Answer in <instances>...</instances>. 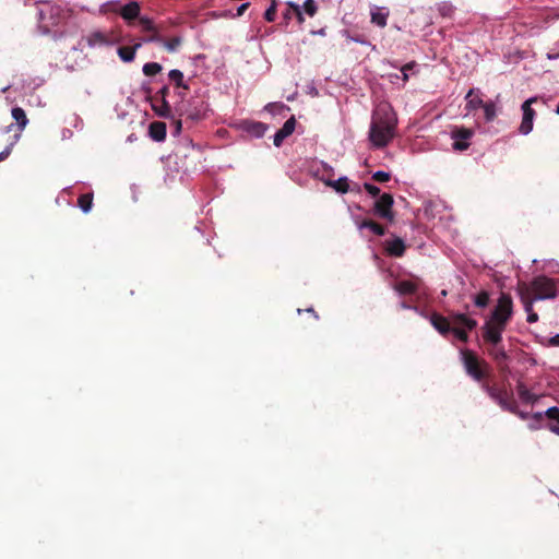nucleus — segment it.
<instances>
[{"label": "nucleus", "mask_w": 559, "mask_h": 559, "mask_svg": "<svg viewBox=\"0 0 559 559\" xmlns=\"http://www.w3.org/2000/svg\"><path fill=\"white\" fill-rule=\"evenodd\" d=\"M292 14H294L293 9L288 7L287 11L283 13V16L285 20H289L292 19Z\"/></svg>", "instance_id": "obj_57"}, {"label": "nucleus", "mask_w": 559, "mask_h": 559, "mask_svg": "<svg viewBox=\"0 0 559 559\" xmlns=\"http://www.w3.org/2000/svg\"><path fill=\"white\" fill-rule=\"evenodd\" d=\"M390 178H391V175L383 170H378V171L373 173V175H372V179L377 182H386L390 180Z\"/></svg>", "instance_id": "obj_43"}, {"label": "nucleus", "mask_w": 559, "mask_h": 559, "mask_svg": "<svg viewBox=\"0 0 559 559\" xmlns=\"http://www.w3.org/2000/svg\"><path fill=\"white\" fill-rule=\"evenodd\" d=\"M151 33L152 35L145 39L146 41H157L163 44L164 39L158 35L156 29Z\"/></svg>", "instance_id": "obj_52"}, {"label": "nucleus", "mask_w": 559, "mask_h": 559, "mask_svg": "<svg viewBox=\"0 0 559 559\" xmlns=\"http://www.w3.org/2000/svg\"><path fill=\"white\" fill-rule=\"evenodd\" d=\"M430 322L432 326L443 336L452 333L454 328L452 326L449 318L436 312L431 314Z\"/></svg>", "instance_id": "obj_10"}, {"label": "nucleus", "mask_w": 559, "mask_h": 559, "mask_svg": "<svg viewBox=\"0 0 559 559\" xmlns=\"http://www.w3.org/2000/svg\"><path fill=\"white\" fill-rule=\"evenodd\" d=\"M548 428L550 431H552L554 433L559 436V426L558 425L549 424Z\"/></svg>", "instance_id": "obj_58"}, {"label": "nucleus", "mask_w": 559, "mask_h": 559, "mask_svg": "<svg viewBox=\"0 0 559 559\" xmlns=\"http://www.w3.org/2000/svg\"><path fill=\"white\" fill-rule=\"evenodd\" d=\"M466 105L465 110L468 112H472L474 110H477L478 108H481L484 105L483 98L479 96L478 91L471 88L466 96H465Z\"/></svg>", "instance_id": "obj_17"}, {"label": "nucleus", "mask_w": 559, "mask_h": 559, "mask_svg": "<svg viewBox=\"0 0 559 559\" xmlns=\"http://www.w3.org/2000/svg\"><path fill=\"white\" fill-rule=\"evenodd\" d=\"M152 109L162 118H173L171 108L167 99H157V96H150Z\"/></svg>", "instance_id": "obj_11"}, {"label": "nucleus", "mask_w": 559, "mask_h": 559, "mask_svg": "<svg viewBox=\"0 0 559 559\" xmlns=\"http://www.w3.org/2000/svg\"><path fill=\"white\" fill-rule=\"evenodd\" d=\"M162 69V66L157 62H147L143 66L142 70L146 76H153L159 73Z\"/></svg>", "instance_id": "obj_34"}, {"label": "nucleus", "mask_w": 559, "mask_h": 559, "mask_svg": "<svg viewBox=\"0 0 559 559\" xmlns=\"http://www.w3.org/2000/svg\"><path fill=\"white\" fill-rule=\"evenodd\" d=\"M401 308L402 309H411L412 307L406 301H403V302H401Z\"/></svg>", "instance_id": "obj_60"}, {"label": "nucleus", "mask_w": 559, "mask_h": 559, "mask_svg": "<svg viewBox=\"0 0 559 559\" xmlns=\"http://www.w3.org/2000/svg\"><path fill=\"white\" fill-rule=\"evenodd\" d=\"M286 134H283L280 130L274 135V145L280 147L283 143V141L286 139Z\"/></svg>", "instance_id": "obj_47"}, {"label": "nucleus", "mask_w": 559, "mask_h": 559, "mask_svg": "<svg viewBox=\"0 0 559 559\" xmlns=\"http://www.w3.org/2000/svg\"><path fill=\"white\" fill-rule=\"evenodd\" d=\"M490 295L487 290H481L474 296V304L478 308H486L489 305Z\"/></svg>", "instance_id": "obj_30"}, {"label": "nucleus", "mask_w": 559, "mask_h": 559, "mask_svg": "<svg viewBox=\"0 0 559 559\" xmlns=\"http://www.w3.org/2000/svg\"><path fill=\"white\" fill-rule=\"evenodd\" d=\"M481 108L484 109V115L487 122H490L496 118V105L493 102L484 103Z\"/></svg>", "instance_id": "obj_33"}, {"label": "nucleus", "mask_w": 559, "mask_h": 559, "mask_svg": "<svg viewBox=\"0 0 559 559\" xmlns=\"http://www.w3.org/2000/svg\"><path fill=\"white\" fill-rule=\"evenodd\" d=\"M182 43V39L181 37L179 36H175L170 39H167V40H163V45L164 47L167 49V51L169 52H174L178 49V47L181 45Z\"/></svg>", "instance_id": "obj_36"}, {"label": "nucleus", "mask_w": 559, "mask_h": 559, "mask_svg": "<svg viewBox=\"0 0 559 559\" xmlns=\"http://www.w3.org/2000/svg\"><path fill=\"white\" fill-rule=\"evenodd\" d=\"M461 356L466 373L477 382H483L486 378L483 366L487 367V362L484 360L480 361L477 355L471 349L461 350Z\"/></svg>", "instance_id": "obj_4"}, {"label": "nucleus", "mask_w": 559, "mask_h": 559, "mask_svg": "<svg viewBox=\"0 0 559 559\" xmlns=\"http://www.w3.org/2000/svg\"><path fill=\"white\" fill-rule=\"evenodd\" d=\"M150 136L157 142L164 141L166 138V123L154 121L148 127Z\"/></svg>", "instance_id": "obj_20"}, {"label": "nucleus", "mask_w": 559, "mask_h": 559, "mask_svg": "<svg viewBox=\"0 0 559 559\" xmlns=\"http://www.w3.org/2000/svg\"><path fill=\"white\" fill-rule=\"evenodd\" d=\"M481 389L503 409L507 412L515 411V399L511 391L506 388H499L488 382L481 383Z\"/></svg>", "instance_id": "obj_3"}, {"label": "nucleus", "mask_w": 559, "mask_h": 559, "mask_svg": "<svg viewBox=\"0 0 559 559\" xmlns=\"http://www.w3.org/2000/svg\"><path fill=\"white\" fill-rule=\"evenodd\" d=\"M397 118L393 110L386 106H380L372 114L369 140L376 147L386 146L395 136Z\"/></svg>", "instance_id": "obj_1"}, {"label": "nucleus", "mask_w": 559, "mask_h": 559, "mask_svg": "<svg viewBox=\"0 0 559 559\" xmlns=\"http://www.w3.org/2000/svg\"><path fill=\"white\" fill-rule=\"evenodd\" d=\"M441 295H442V296H447V292H445V290H442V292H441Z\"/></svg>", "instance_id": "obj_64"}, {"label": "nucleus", "mask_w": 559, "mask_h": 559, "mask_svg": "<svg viewBox=\"0 0 559 559\" xmlns=\"http://www.w3.org/2000/svg\"><path fill=\"white\" fill-rule=\"evenodd\" d=\"M275 16H276V3L273 0L272 4L266 9V11L264 13V19L267 22H273L275 20Z\"/></svg>", "instance_id": "obj_42"}, {"label": "nucleus", "mask_w": 559, "mask_h": 559, "mask_svg": "<svg viewBox=\"0 0 559 559\" xmlns=\"http://www.w3.org/2000/svg\"><path fill=\"white\" fill-rule=\"evenodd\" d=\"M414 66H415V63H414V62H412V63H407V64H405V66H403V67H402L401 72H402V74H403V80H404V81H407V80H408V71H409L411 69H413V67H414Z\"/></svg>", "instance_id": "obj_50"}, {"label": "nucleus", "mask_w": 559, "mask_h": 559, "mask_svg": "<svg viewBox=\"0 0 559 559\" xmlns=\"http://www.w3.org/2000/svg\"><path fill=\"white\" fill-rule=\"evenodd\" d=\"M322 170H323V174L321 177H323L324 179H332V177L334 176L333 168L325 163H322Z\"/></svg>", "instance_id": "obj_46"}, {"label": "nucleus", "mask_w": 559, "mask_h": 559, "mask_svg": "<svg viewBox=\"0 0 559 559\" xmlns=\"http://www.w3.org/2000/svg\"><path fill=\"white\" fill-rule=\"evenodd\" d=\"M295 127H296V119L294 116H292L289 119H287L285 121V123L283 124V127L280 129V131L283 133V134H286V136H289L294 130H295Z\"/></svg>", "instance_id": "obj_37"}, {"label": "nucleus", "mask_w": 559, "mask_h": 559, "mask_svg": "<svg viewBox=\"0 0 559 559\" xmlns=\"http://www.w3.org/2000/svg\"><path fill=\"white\" fill-rule=\"evenodd\" d=\"M307 311L313 313L316 319L319 318L312 308L307 309Z\"/></svg>", "instance_id": "obj_62"}, {"label": "nucleus", "mask_w": 559, "mask_h": 559, "mask_svg": "<svg viewBox=\"0 0 559 559\" xmlns=\"http://www.w3.org/2000/svg\"><path fill=\"white\" fill-rule=\"evenodd\" d=\"M394 200L392 194L383 193L379 197V199L374 202L372 213L383 219L389 222H394L395 214L393 212Z\"/></svg>", "instance_id": "obj_6"}, {"label": "nucleus", "mask_w": 559, "mask_h": 559, "mask_svg": "<svg viewBox=\"0 0 559 559\" xmlns=\"http://www.w3.org/2000/svg\"><path fill=\"white\" fill-rule=\"evenodd\" d=\"M356 224L359 229L369 228L377 236H384L386 233V229L382 225L372 219L357 221Z\"/></svg>", "instance_id": "obj_24"}, {"label": "nucleus", "mask_w": 559, "mask_h": 559, "mask_svg": "<svg viewBox=\"0 0 559 559\" xmlns=\"http://www.w3.org/2000/svg\"><path fill=\"white\" fill-rule=\"evenodd\" d=\"M513 313V301L509 294L501 293L497 306L495 307L490 319L501 324H508Z\"/></svg>", "instance_id": "obj_5"}, {"label": "nucleus", "mask_w": 559, "mask_h": 559, "mask_svg": "<svg viewBox=\"0 0 559 559\" xmlns=\"http://www.w3.org/2000/svg\"><path fill=\"white\" fill-rule=\"evenodd\" d=\"M388 15H389L388 12H382L380 10L372 11L371 12V22L373 24L378 25L379 27H384L386 25Z\"/></svg>", "instance_id": "obj_32"}, {"label": "nucleus", "mask_w": 559, "mask_h": 559, "mask_svg": "<svg viewBox=\"0 0 559 559\" xmlns=\"http://www.w3.org/2000/svg\"><path fill=\"white\" fill-rule=\"evenodd\" d=\"M488 353L493 358V360L497 362L501 372H504L508 370L507 360L509 359V356L502 346H500V345H498L497 347L492 346L488 350Z\"/></svg>", "instance_id": "obj_13"}, {"label": "nucleus", "mask_w": 559, "mask_h": 559, "mask_svg": "<svg viewBox=\"0 0 559 559\" xmlns=\"http://www.w3.org/2000/svg\"><path fill=\"white\" fill-rule=\"evenodd\" d=\"M452 334H454V336L463 343H466L468 341V334L465 329L454 326L452 330Z\"/></svg>", "instance_id": "obj_41"}, {"label": "nucleus", "mask_w": 559, "mask_h": 559, "mask_svg": "<svg viewBox=\"0 0 559 559\" xmlns=\"http://www.w3.org/2000/svg\"><path fill=\"white\" fill-rule=\"evenodd\" d=\"M512 414L519 416L520 418L522 419H526L528 417V414L527 413H524V412H521L519 409V406H518V403L515 402V411L514 412H511Z\"/></svg>", "instance_id": "obj_53"}, {"label": "nucleus", "mask_w": 559, "mask_h": 559, "mask_svg": "<svg viewBox=\"0 0 559 559\" xmlns=\"http://www.w3.org/2000/svg\"><path fill=\"white\" fill-rule=\"evenodd\" d=\"M518 394L520 399L525 403H535L538 400V396L533 394L524 383L519 382L518 383Z\"/></svg>", "instance_id": "obj_26"}, {"label": "nucleus", "mask_w": 559, "mask_h": 559, "mask_svg": "<svg viewBox=\"0 0 559 559\" xmlns=\"http://www.w3.org/2000/svg\"><path fill=\"white\" fill-rule=\"evenodd\" d=\"M11 129H12V124H11V126H8L5 129H3V130H2V133H3V134H9V133H10V131H11Z\"/></svg>", "instance_id": "obj_61"}, {"label": "nucleus", "mask_w": 559, "mask_h": 559, "mask_svg": "<svg viewBox=\"0 0 559 559\" xmlns=\"http://www.w3.org/2000/svg\"><path fill=\"white\" fill-rule=\"evenodd\" d=\"M393 289L400 295H413L418 290V284L414 281H400L393 286Z\"/></svg>", "instance_id": "obj_19"}, {"label": "nucleus", "mask_w": 559, "mask_h": 559, "mask_svg": "<svg viewBox=\"0 0 559 559\" xmlns=\"http://www.w3.org/2000/svg\"><path fill=\"white\" fill-rule=\"evenodd\" d=\"M86 41L90 47H94L97 45L103 46V45L109 44L107 36L104 33L98 32V31L91 33L86 37Z\"/></svg>", "instance_id": "obj_25"}, {"label": "nucleus", "mask_w": 559, "mask_h": 559, "mask_svg": "<svg viewBox=\"0 0 559 559\" xmlns=\"http://www.w3.org/2000/svg\"><path fill=\"white\" fill-rule=\"evenodd\" d=\"M558 283L559 281L546 275H538L534 277L531 283H526V288L528 294L538 300L554 299L558 295Z\"/></svg>", "instance_id": "obj_2"}, {"label": "nucleus", "mask_w": 559, "mask_h": 559, "mask_svg": "<svg viewBox=\"0 0 559 559\" xmlns=\"http://www.w3.org/2000/svg\"><path fill=\"white\" fill-rule=\"evenodd\" d=\"M139 23L144 32H153L155 31V26L153 24V21L148 17H140Z\"/></svg>", "instance_id": "obj_40"}, {"label": "nucleus", "mask_w": 559, "mask_h": 559, "mask_svg": "<svg viewBox=\"0 0 559 559\" xmlns=\"http://www.w3.org/2000/svg\"><path fill=\"white\" fill-rule=\"evenodd\" d=\"M169 93V88L167 85L163 86L155 96H157V99H166L167 95Z\"/></svg>", "instance_id": "obj_51"}, {"label": "nucleus", "mask_w": 559, "mask_h": 559, "mask_svg": "<svg viewBox=\"0 0 559 559\" xmlns=\"http://www.w3.org/2000/svg\"><path fill=\"white\" fill-rule=\"evenodd\" d=\"M206 112V106L202 103V106L200 108H194L193 110L189 111L188 119L191 121H199L205 118Z\"/></svg>", "instance_id": "obj_35"}, {"label": "nucleus", "mask_w": 559, "mask_h": 559, "mask_svg": "<svg viewBox=\"0 0 559 559\" xmlns=\"http://www.w3.org/2000/svg\"><path fill=\"white\" fill-rule=\"evenodd\" d=\"M242 129L254 138H262L267 130V124L260 121H243Z\"/></svg>", "instance_id": "obj_15"}, {"label": "nucleus", "mask_w": 559, "mask_h": 559, "mask_svg": "<svg viewBox=\"0 0 559 559\" xmlns=\"http://www.w3.org/2000/svg\"><path fill=\"white\" fill-rule=\"evenodd\" d=\"M12 118L15 120L17 124V132L21 135V132L25 129L28 123V119L23 108L13 107L11 110Z\"/></svg>", "instance_id": "obj_22"}, {"label": "nucleus", "mask_w": 559, "mask_h": 559, "mask_svg": "<svg viewBox=\"0 0 559 559\" xmlns=\"http://www.w3.org/2000/svg\"><path fill=\"white\" fill-rule=\"evenodd\" d=\"M250 3L249 2H246V3H242L238 9H237V16H240L245 13V11L249 8Z\"/></svg>", "instance_id": "obj_55"}, {"label": "nucleus", "mask_w": 559, "mask_h": 559, "mask_svg": "<svg viewBox=\"0 0 559 559\" xmlns=\"http://www.w3.org/2000/svg\"><path fill=\"white\" fill-rule=\"evenodd\" d=\"M543 416H544V415H543V413H535V414L533 415V417H534L536 420H542V419H543Z\"/></svg>", "instance_id": "obj_59"}, {"label": "nucleus", "mask_w": 559, "mask_h": 559, "mask_svg": "<svg viewBox=\"0 0 559 559\" xmlns=\"http://www.w3.org/2000/svg\"><path fill=\"white\" fill-rule=\"evenodd\" d=\"M506 326V324L489 319L483 326L484 341L497 347L502 342V333Z\"/></svg>", "instance_id": "obj_7"}, {"label": "nucleus", "mask_w": 559, "mask_h": 559, "mask_svg": "<svg viewBox=\"0 0 559 559\" xmlns=\"http://www.w3.org/2000/svg\"><path fill=\"white\" fill-rule=\"evenodd\" d=\"M536 100V97H532L522 104L523 118L519 131L524 135L528 134L533 130V120L536 112L531 106Z\"/></svg>", "instance_id": "obj_9"}, {"label": "nucleus", "mask_w": 559, "mask_h": 559, "mask_svg": "<svg viewBox=\"0 0 559 559\" xmlns=\"http://www.w3.org/2000/svg\"><path fill=\"white\" fill-rule=\"evenodd\" d=\"M320 180H322L325 186L333 188L336 192L344 194L349 191V183L346 177H341L337 180L324 179L323 177H320Z\"/></svg>", "instance_id": "obj_21"}, {"label": "nucleus", "mask_w": 559, "mask_h": 559, "mask_svg": "<svg viewBox=\"0 0 559 559\" xmlns=\"http://www.w3.org/2000/svg\"><path fill=\"white\" fill-rule=\"evenodd\" d=\"M526 320H527L528 323H535V322L538 321V314L535 311H533L532 313L527 314V319Z\"/></svg>", "instance_id": "obj_54"}, {"label": "nucleus", "mask_w": 559, "mask_h": 559, "mask_svg": "<svg viewBox=\"0 0 559 559\" xmlns=\"http://www.w3.org/2000/svg\"><path fill=\"white\" fill-rule=\"evenodd\" d=\"M286 134H283L280 130L274 135V145L280 147L283 143V141L286 139Z\"/></svg>", "instance_id": "obj_48"}, {"label": "nucleus", "mask_w": 559, "mask_h": 559, "mask_svg": "<svg viewBox=\"0 0 559 559\" xmlns=\"http://www.w3.org/2000/svg\"><path fill=\"white\" fill-rule=\"evenodd\" d=\"M19 139H20L19 133H14L13 135L9 134L8 143L4 147V150L2 152H0V162H3L4 159H7L9 157L13 146L19 141Z\"/></svg>", "instance_id": "obj_28"}, {"label": "nucleus", "mask_w": 559, "mask_h": 559, "mask_svg": "<svg viewBox=\"0 0 559 559\" xmlns=\"http://www.w3.org/2000/svg\"><path fill=\"white\" fill-rule=\"evenodd\" d=\"M385 250L389 255L395 257V258H401L405 253L406 246H405L403 239L396 237L393 240L386 241Z\"/></svg>", "instance_id": "obj_18"}, {"label": "nucleus", "mask_w": 559, "mask_h": 559, "mask_svg": "<svg viewBox=\"0 0 559 559\" xmlns=\"http://www.w3.org/2000/svg\"><path fill=\"white\" fill-rule=\"evenodd\" d=\"M438 12L442 17L452 19L455 12V8L450 2H441L438 4Z\"/></svg>", "instance_id": "obj_31"}, {"label": "nucleus", "mask_w": 559, "mask_h": 559, "mask_svg": "<svg viewBox=\"0 0 559 559\" xmlns=\"http://www.w3.org/2000/svg\"><path fill=\"white\" fill-rule=\"evenodd\" d=\"M140 47H141L140 43H138L133 46H121L118 48L117 52L123 62H131L134 60L135 52Z\"/></svg>", "instance_id": "obj_23"}, {"label": "nucleus", "mask_w": 559, "mask_h": 559, "mask_svg": "<svg viewBox=\"0 0 559 559\" xmlns=\"http://www.w3.org/2000/svg\"><path fill=\"white\" fill-rule=\"evenodd\" d=\"M171 126L174 127V134L178 135L181 132V129H182L181 120L173 118Z\"/></svg>", "instance_id": "obj_49"}, {"label": "nucleus", "mask_w": 559, "mask_h": 559, "mask_svg": "<svg viewBox=\"0 0 559 559\" xmlns=\"http://www.w3.org/2000/svg\"><path fill=\"white\" fill-rule=\"evenodd\" d=\"M319 35H325V29L324 28H321L319 32H318Z\"/></svg>", "instance_id": "obj_63"}, {"label": "nucleus", "mask_w": 559, "mask_h": 559, "mask_svg": "<svg viewBox=\"0 0 559 559\" xmlns=\"http://www.w3.org/2000/svg\"><path fill=\"white\" fill-rule=\"evenodd\" d=\"M545 416L551 420V421H555L556 424L555 425H558L559 426V408L558 407H549L546 412H545Z\"/></svg>", "instance_id": "obj_39"}, {"label": "nucleus", "mask_w": 559, "mask_h": 559, "mask_svg": "<svg viewBox=\"0 0 559 559\" xmlns=\"http://www.w3.org/2000/svg\"><path fill=\"white\" fill-rule=\"evenodd\" d=\"M474 135L472 129L465 127H454L451 131V138L454 140L452 147L455 151H465L469 147L468 140Z\"/></svg>", "instance_id": "obj_8"}, {"label": "nucleus", "mask_w": 559, "mask_h": 559, "mask_svg": "<svg viewBox=\"0 0 559 559\" xmlns=\"http://www.w3.org/2000/svg\"><path fill=\"white\" fill-rule=\"evenodd\" d=\"M168 78L177 87L189 90V86L183 82V73L180 70H170Z\"/></svg>", "instance_id": "obj_27"}, {"label": "nucleus", "mask_w": 559, "mask_h": 559, "mask_svg": "<svg viewBox=\"0 0 559 559\" xmlns=\"http://www.w3.org/2000/svg\"><path fill=\"white\" fill-rule=\"evenodd\" d=\"M518 293H519L520 299H521V301L523 304L525 312L527 314L532 313L534 311L533 304L537 299L534 296L528 294V290L526 288V283L525 282H520L518 284Z\"/></svg>", "instance_id": "obj_12"}, {"label": "nucleus", "mask_w": 559, "mask_h": 559, "mask_svg": "<svg viewBox=\"0 0 559 559\" xmlns=\"http://www.w3.org/2000/svg\"><path fill=\"white\" fill-rule=\"evenodd\" d=\"M364 188L371 197H380L381 191L380 188H378L377 186L369 182H365Z\"/></svg>", "instance_id": "obj_45"}, {"label": "nucleus", "mask_w": 559, "mask_h": 559, "mask_svg": "<svg viewBox=\"0 0 559 559\" xmlns=\"http://www.w3.org/2000/svg\"><path fill=\"white\" fill-rule=\"evenodd\" d=\"M78 205L84 213L90 212L92 209V205H93V194L92 193L81 194L78 199Z\"/></svg>", "instance_id": "obj_29"}, {"label": "nucleus", "mask_w": 559, "mask_h": 559, "mask_svg": "<svg viewBox=\"0 0 559 559\" xmlns=\"http://www.w3.org/2000/svg\"><path fill=\"white\" fill-rule=\"evenodd\" d=\"M548 343L551 346H559V334H556L555 336L550 337Z\"/></svg>", "instance_id": "obj_56"}, {"label": "nucleus", "mask_w": 559, "mask_h": 559, "mask_svg": "<svg viewBox=\"0 0 559 559\" xmlns=\"http://www.w3.org/2000/svg\"><path fill=\"white\" fill-rule=\"evenodd\" d=\"M288 5L289 8L293 9V13L297 16L298 22L302 23L305 21V17L302 15L301 7L293 2H289Z\"/></svg>", "instance_id": "obj_44"}, {"label": "nucleus", "mask_w": 559, "mask_h": 559, "mask_svg": "<svg viewBox=\"0 0 559 559\" xmlns=\"http://www.w3.org/2000/svg\"><path fill=\"white\" fill-rule=\"evenodd\" d=\"M140 10V4L136 1H131L120 8L119 14L123 20L130 23L139 17Z\"/></svg>", "instance_id": "obj_16"}, {"label": "nucleus", "mask_w": 559, "mask_h": 559, "mask_svg": "<svg viewBox=\"0 0 559 559\" xmlns=\"http://www.w3.org/2000/svg\"><path fill=\"white\" fill-rule=\"evenodd\" d=\"M451 324L462 325L468 331L474 330L477 326V321L467 317L465 313L461 312H451L449 317Z\"/></svg>", "instance_id": "obj_14"}, {"label": "nucleus", "mask_w": 559, "mask_h": 559, "mask_svg": "<svg viewBox=\"0 0 559 559\" xmlns=\"http://www.w3.org/2000/svg\"><path fill=\"white\" fill-rule=\"evenodd\" d=\"M302 9L309 16H313L318 11V7L314 0H306L301 10Z\"/></svg>", "instance_id": "obj_38"}]
</instances>
